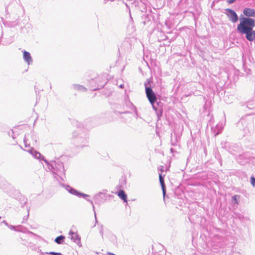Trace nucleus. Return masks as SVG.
Listing matches in <instances>:
<instances>
[{
  "mask_svg": "<svg viewBox=\"0 0 255 255\" xmlns=\"http://www.w3.org/2000/svg\"><path fill=\"white\" fill-rule=\"evenodd\" d=\"M243 15L240 16V23L237 27V31L241 34H245L246 38L252 42L255 39V10L245 7L243 9Z\"/></svg>",
  "mask_w": 255,
  "mask_h": 255,
  "instance_id": "1",
  "label": "nucleus"
},
{
  "mask_svg": "<svg viewBox=\"0 0 255 255\" xmlns=\"http://www.w3.org/2000/svg\"><path fill=\"white\" fill-rule=\"evenodd\" d=\"M48 169L53 173L54 177L60 183L61 181H64L65 178V170L63 163L59 159L48 161L46 163Z\"/></svg>",
  "mask_w": 255,
  "mask_h": 255,
  "instance_id": "2",
  "label": "nucleus"
},
{
  "mask_svg": "<svg viewBox=\"0 0 255 255\" xmlns=\"http://www.w3.org/2000/svg\"><path fill=\"white\" fill-rule=\"evenodd\" d=\"M237 127L242 130L244 135H249L253 132L254 128L253 118L249 115L242 117L237 124Z\"/></svg>",
  "mask_w": 255,
  "mask_h": 255,
  "instance_id": "3",
  "label": "nucleus"
},
{
  "mask_svg": "<svg viewBox=\"0 0 255 255\" xmlns=\"http://www.w3.org/2000/svg\"><path fill=\"white\" fill-rule=\"evenodd\" d=\"M73 143L77 147H84L88 145V135L81 129H78L73 133Z\"/></svg>",
  "mask_w": 255,
  "mask_h": 255,
  "instance_id": "4",
  "label": "nucleus"
},
{
  "mask_svg": "<svg viewBox=\"0 0 255 255\" xmlns=\"http://www.w3.org/2000/svg\"><path fill=\"white\" fill-rule=\"evenodd\" d=\"M149 82L148 83H144L146 97L152 106L155 105L159 106L161 104V103L160 101H157V99L155 94L150 87L147 86Z\"/></svg>",
  "mask_w": 255,
  "mask_h": 255,
  "instance_id": "5",
  "label": "nucleus"
},
{
  "mask_svg": "<svg viewBox=\"0 0 255 255\" xmlns=\"http://www.w3.org/2000/svg\"><path fill=\"white\" fill-rule=\"evenodd\" d=\"M37 136L33 131L26 133L24 137L23 142L25 147H29L30 144L34 145L37 142Z\"/></svg>",
  "mask_w": 255,
  "mask_h": 255,
  "instance_id": "6",
  "label": "nucleus"
},
{
  "mask_svg": "<svg viewBox=\"0 0 255 255\" xmlns=\"http://www.w3.org/2000/svg\"><path fill=\"white\" fill-rule=\"evenodd\" d=\"M62 181H61L59 183L60 185L64 187L69 193L70 194L78 196L79 197H83L85 198L86 197H88L89 195L80 192L74 188L70 187L69 185H65L62 183Z\"/></svg>",
  "mask_w": 255,
  "mask_h": 255,
  "instance_id": "7",
  "label": "nucleus"
},
{
  "mask_svg": "<svg viewBox=\"0 0 255 255\" xmlns=\"http://www.w3.org/2000/svg\"><path fill=\"white\" fill-rule=\"evenodd\" d=\"M225 14L227 15L229 19L233 23H236L238 20V16L236 11L231 8H226L225 9Z\"/></svg>",
  "mask_w": 255,
  "mask_h": 255,
  "instance_id": "8",
  "label": "nucleus"
},
{
  "mask_svg": "<svg viewBox=\"0 0 255 255\" xmlns=\"http://www.w3.org/2000/svg\"><path fill=\"white\" fill-rule=\"evenodd\" d=\"M34 158L39 160V161H44L45 163H48V161L45 157L38 151L35 150L33 148H30L26 150Z\"/></svg>",
  "mask_w": 255,
  "mask_h": 255,
  "instance_id": "9",
  "label": "nucleus"
},
{
  "mask_svg": "<svg viewBox=\"0 0 255 255\" xmlns=\"http://www.w3.org/2000/svg\"><path fill=\"white\" fill-rule=\"evenodd\" d=\"M108 196H110V195L102 192L98 193L95 195L94 198L95 204L101 205L104 203L107 200Z\"/></svg>",
  "mask_w": 255,
  "mask_h": 255,
  "instance_id": "10",
  "label": "nucleus"
},
{
  "mask_svg": "<svg viewBox=\"0 0 255 255\" xmlns=\"http://www.w3.org/2000/svg\"><path fill=\"white\" fill-rule=\"evenodd\" d=\"M69 235L71 236V239L74 243H75L79 246H81V238L76 233H75L71 230L69 232Z\"/></svg>",
  "mask_w": 255,
  "mask_h": 255,
  "instance_id": "11",
  "label": "nucleus"
},
{
  "mask_svg": "<svg viewBox=\"0 0 255 255\" xmlns=\"http://www.w3.org/2000/svg\"><path fill=\"white\" fill-rule=\"evenodd\" d=\"M23 52V58L24 61L28 64L30 65L33 63V60L31 56L30 53L24 50Z\"/></svg>",
  "mask_w": 255,
  "mask_h": 255,
  "instance_id": "12",
  "label": "nucleus"
},
{
  "mask_svg": "<svg viewBox=\"0 0 255 255\" xmlns=\"http://www.w3.org/2000/svg\"><path fill=\"white\" fill-rule=\"evenodd\" d=\"M152 107L153 109L155 111L157 117L159 119L162 116V109L161 108L160 105L157 106L156 105H154Z\"/></svg>",
  "mask_w": 255,
  "mask_h": 255,
  "instance_id": "13",
  "label": "nucleus"
},
{
  "mask_svg": "<svg viewBox=\"0 0 255 255\" xmlns=\"http://www.w3.org/2000/svg\"><path fill=\"white\" fill-rule=\"evenodd\" d=\"M159 182H160V185L161 186L163 195V196L164 197V196L166 194V186H165V185L164 183V178L162 176V174L160 173L159 174Z\"/></svg>",
  "mask_w": 255,
  "mask_h": 255,
  "instance_id": "14",
  "label": "nucleus"
},
{
  "mask_svg": "<svg viewBox=\"0 0 255 255\" xmlns=\"http://www.w3.org/2000/svg\"><path fill=\"white\" fill-rule=\"evenodd\" d=\"M71 87L75 90L85 92L87 91V88L79 84H72Z\"/></svg>",
  "mask_w": 255,
  "mask_h": 255,
  "instance_id": "15",
  "label": "nucleus"
},
{
  "mask_svg": "<svg viewBox=\"0 0 255 255\" xmlns=\"http://www.w3.org/2000/svg\"><path fill=\"white\" fill-rule=\"evenodd\" d=\"M170 143L171 145L174 146H177L179 145L177 135L176 133H174V135L171 134Z\"/></svg>",
  "mask_w": 255,
  "mask_h": 255,
  "instance_id": "16",
  "label": "nucleus"
},
{
  "mask_svg": "<svg viewBox=\"0 0 255 255\" xmlns=\"http://www.w3.org/2000/svg\"><path fill=\"white\" fill-rule=\"evenodd\" d=\"M118 195L124 202H128L127 195L123 190H120L118 192Z\"/></svg>",
  "mask_w": 255,
  "mask_h": 255,
  "instance_id": "17",
  "label": "nucleus"
},
{
  "mask_svg": "<svg viewBox=\"0 0 255 255\" xmlns=\"http://www.w3.org/2000/svg\"><path fill=\"white\" fill-rule=\"evenodd\" d=\"M65 239V238L64 236H63V235L59 236L55 238V242L59 245L62 244L64 241Z\"/></svg>",
  "mask_w": 255,
  "mask_h": 255,
  "instance_id": "18",
  "label": "nucleus"
},
{
  "mask_svg": "<svg viewBox=\"0 0 255 255\" xmlns=\"http://www.w3.org/2000/svg\"><path fill=\"white\" fill-rule=\"evenodd\" d=\"M247 107L250 109H253L255 108V99L250 101L247 104Z\"/></svg>",
  "mask_w": 255,
  "mask_h": 255,
  "instance_id": "19",
  "label": "nucleus"
},
{
  "mask_svg": "<svg viewBox=\"0 0 255 255\" xmlns=\"http://www.w3.org/2000/svg\"><path fill=\"white\" fill-rule=\"evenodd\" d=\"M86 200L87 201L91 203V204L92 205V206L93 210L94 212L96 223H97V220L96 213V212H95V206L94 205V203H93V201H92L91 200H90L89 199H87Z\"/></svg>",
  "mask_w": 255,
  "mask_h": 255,
  "instance_id": "20",
  "label": "nucleus"
},
{
  "mask_svg": "<svg viewBox=\"0 0 255 255\" xmlns=\"http://www.w3.org/2000/svg\"><path fill=\"white\" fill-rule=\"evenodd\" d=\"M240 197L239 195H235L232 196V198L233 201L234 202V204H238V198Z\"/></svg>",
  "mask_w": 255,
  "mask_h": 255,
  "instance_id": "21",
  "label": "nucleus"
},
{
  "mask_svg": "<svg viewBox=\"0 0 255 255\" xmlns=\"http://www.w3.org/2000/svg\"><path fill=\"white\" fill-rule=\"evenodd\" d=\"M46 254H48V255H64L60 253H57V252H50L49 253L46 252Z\"/></svg>",
  "mask_w": 255,
  "mask_h": 255,
  "instance_id": "22",
  "label": "nucleus"
},
{
  "mask_svg": "<svg viewBox=\"0 0 255 255\" xmlns=\"http://www.w3.org/2000/svg\"><path fill=\"white\" fill-rule=\"evenodd\" d=\"M8 134L9 136H11L13 139H14L15 138L14 132L12 130H10L8 132Z\"/></svg>",
  "mask_w": 255,
  "mask_h": 255,
  "instance_id": "23",
  "label": "nucleus"
},
{
  "mask_svg": "<svg viewBox=\"0 0 255 255\" xmlns=\"http://www.w3.org/2000/svg\"><path fill=\"white\" fill-rule=\"evenodd\" d=\"M251 183L254 187L255 186V177L252 176L251 177Z\"/></svg>",
  "mask_w": 255,
  "mask_h": 255,
  "instance_id": "24",
  "label": "nucleus"
},
{
  "mask_svg": "<svg viewBox=\"0 0 255 255\" xmlns=\"http://www.w3.org/2000/svg\"><path fill=\"white\" fill-rule=\"evenodd\" d=\"M7 227L8 228H9L11 230H14V231H17L16 229V227L15 226H12V225H9L8 224V226H7Z\"/></svg>",
  "mask_w": 255,
  "mask_h": 255,
  "instance_id": "25",
  "label": "nucleus"
},
{
  "mask_svg": "<svg viewBox=\"0 0 255 255\" xmlns=\"http://www.w3.org/2000/svg\"><path fill=\"white\" fill-rule=\"evenodd\" d=\"M236 1V0H227V2L229 4L233 3Z\"/></svg>",
  "mask_w": 255,
  "mask_h": 255,
  "instance_id": "26",
  "label": "nucleus"
},
{
  "mask_svg": "<svg viewBox=\"0 0 255 255\" xmlns=\"http://www.w3.org/2000/svg\"><path fill=\"white\" fill-rule=\"evenodd\" d=\"M29 209H28V211H27L28 213H27V216H24L23 217V220H26L27 219V218H28V217L29 216Z\"/></svg>",
  "mask_w": 255,
  "mask_h": 255,
  "instance_id": "27",
  "label": "nucleus"
},
{
  "mask_svg": "<svg viewBox=\"0 0 255 255\" xmlns=\"http://www.w3.org/2000/svg\"><path fill=\"white\" fill-rule=\"evenodd\" d=\"M128 103L132 107V109L136 111V108L133 106V105L130 102H128Z\"/></svg>",
  "mask_w": 255,
  "mask_h": 255,
  "instance_id": "28",
  "label": "nucleus"
},
{
  "mask_svg": "<svg viewBox=\"0 0 255 255\" xmlns=\"http://www.w3.org/2000/svg\"><path fill=\"white\" fill-rule=\"evenodd\" d=\"M38 252L40 253L41 255H45L46 254V253H43L41 251L40 249H38Z\"/></svg>",
  "mask_w": 255,
  "mask_h": 255,
  "instance_id": "29",
  "label": "nucleus"
},
{
  "mask_svg": "<svg viewBox=\"0 0 255 255\" xmlns=\"http://www.w3.org/2000/svg\"><path fill=\"white\" fill-rule=\"evenodd\" d=\"M104 86H105V84H104V85H102V86H101L100 87H98V88H95V89H94L93 90V91H95V90H97L98 89H101V88H103V87H104Z\"/></svg>",
  "mask_w": 255,
  "mask_h": 255,
  "instance_id": "30",
  "label": "nucleus"
},
{
  "mask_svg": "<svg viewBox=\"0 0 255 255\" xmlns=\"http://www.w3.org/2000/svg\"><path fill=\"white\" fill-rule=\"evenodd\" d=\"M1 223H3L4 224L5 226H8V224L6 222V221L5 220H3V221H2Z\"/></svg>",
  "mask_w": 255,
  "mask_h": 255,
  "instance_id": "31",
  "label": "nucleus"
},
{
  "mask_svg": "<svg viewBox=\"0 0 255 255\" xmlns=\"http://www.w3.org/2000/svg\"><path fill=\"white\" fill-rule=\"evenodd\" d=\"M170 151L172 153H173V152H175V150L173 148H170Z\"/></svg>",
  "mask_w": 255,
  "mask_h": 255,
  "instance_id": "32",
  "label": "nucleus"
},
{
  "mask_svg": "<svg viewBox=\"0 0 255 255\" xmlns=\"http://www.w3.org/2000/svg\"><path fill=\"white\" fill-rule=\"evenodd\" d=\"M100 234L102 235V236L103 237V231L102 230H101L100 231Z\"/></svg>",
  "mask_w": 255,
  "mask_h": 255,
  "instance_id": "33",
  "label": "nucleus"
},
{
  "mask_svg": "<svg viewBox=\"0 0 255 255\" xmlns=\"http://www.w3.org/2000/svg\"><path fill=\"white\" fill-rule=\"evenodd\" d=\"M145 9H146V8H145V7H144H144H143V9L141 10V11H142V12H143L144 10H145Z\"/></svg>",
  "mask_w": 255,
  "mask_h": 255,
  "instance_id": "34",
  "label": "nucleus"
},
{
  "mask_svg": "<svg viewBox=\"0 0 255 255\" xmlns=\"http://www.w3.org/2000/svg\"><path fill=\"white\" fill-rule=\"evenodd\" d=\"M128 113V112H123L120 113V114H125V113Z\"/></svg>",
  "mask_w": 255,
  "mask_h": 255,
  "instance_id": "35",
  "label": "nucleus"
},
{
  "mask_svg": "<svg viewBox=\"0 0 255 255\" xmlns=\"http://www.w3.org/2000/svg\"><path fill=\"white\" fill-rule=\"evenodd\" d=\"M123 86H124L123 85H121L120 87L121 88H123Z\"/></svg>",
  "mask_w": 255,
  "mask_h": 255,
  "instance_id": "36",
  "label": "nucleus"
},
{
  "mask_svg": "<svg viewBox=\"0 0 255 255\" xmlns=\"http://www.w3.org/2000/svg\"><path fill=\"white\" fill-rule=\"evenodd\" d=\"M160 170L161 171H163V169H162V168H161V169H160Z\"/></svg>",
  "mask_w": 255,
  "mask_h": 255,
  "instance_id": "37",
  "label": "nucleus"
},
{
  "mask_svg": "<svg viewBox=\"0 0 255 255\" xmlns=\"http://www.w3.org/2000/svg\"><path fill=\"white\" fill-rule=\"evenodd\" d=\"M143 24L145 25V21H144L143 22Z\"/></svg>",
  "mask_w": 255,
  "mask_h": 255,
  "instance_id": "38",
  "label": "nucleus"
},
{
  "mask_svg": "<svg viewBox=\"0 0 255 255\" xmlns=\"http://www.w3.org/2000/svg\"><path fill=\"white\" fill-rule=\"evenodd\" d=\"M1 218V217L0 216V219Z\"/></svg>",
  "mask_w": 255,
  "mask_h": 255,
  "instance_id": "39",
  "label": "nucleus"
}]
</instances>
